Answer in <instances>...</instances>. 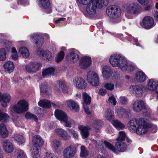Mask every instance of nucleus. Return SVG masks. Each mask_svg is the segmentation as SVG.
<instances>
[{"instance_id": "21", "label": "nucleus", "mask_w": 158, "mask_h": 158, "mask_svg": "<svg viewBox=\"0 0 158 158\" xmlns=\"http://www.w3.org/2000/svg\"><path fill=\"white\" fill-rule=\"evenodd\" d=\"M11 97L8 93H2L1 105L2 107L6 108L8 106V103L10 102Z\"/></svg>"}, {"instance_id": "47", "label": "nucleus", "mask_w": 158, "mask_h": 158, "mask_svg": "<svg viewBox=\"0 0 158 158\" xmlns=\"http://www.w3.org/2000/svg\"><path fill=\"white\" fill-rule=\"evenodd\" d=\"M25 117L27 119H32L35 121L38 120L37 116L34 114L30 112H27L25 115Z\"/></svg>"}, {"instance_id": "22", "label": "nucleus", "mask_w": 158, "mask_h": 158, "mask_svg": "<svg viewBox=\"0 0 158 158\" xmlns=\"http://www.w3.org/2000/svg\"><path fill=\"white\" fill-rule=\"evenodd\" d=\"M78 129L81 131V134L83 138H87L89 135V131L90 128L88 126H84L81 125H79Z\"/></svg>"}, {"instance_id": "62", "label": "nucleus", "mask_w": 158, "mask_h": 158, "mask_svg": "<svg viewBox=\"0 0 158 158\" xmlns=\"http://www.w3.org/2000/svg\"><path fill=\"white\" fill-rule=\"evenodd\" d=\"M106 90L103 89H100L99 91V94L102 96L105 95L106 94Z\"/></svg>"}, {"instance_id": "64", "label": "nucleus", "mask_w": 158, "mask_h": 158, "mask_svg": "<svg viewBox=\"0 0 158 158\" xmlns=\"http://www.w3.org/2000/svg\"><path fill=\"white\" fill-rule=\"evenodd\" d=\"M65 19V18H58L57 20L55 21V23H59L60 21H63Z\"/></svg>"}, {"instance_id": "32", "label": "nucleus", "mask_w": 158, "mask_h": 158, "mask_svg": "<svg viewBox=\"0 0 158 158\" xmlns=\"http://www.w3.org/2000/svg\"><path fill=\"white\" fill-rule=\"evenodd\" d=\"M55 106L56 105L53 103H51L49 100H43L40 101L38 103V105L43 108H49L51 105Z\"/></svg>"}, {"instance_id": "9", "label": "nucleus", "mask_w": 158, "mask_h": 158, "mask_svg": "<svg viewBox=\"0 0 158 158\" xmlns=\"http://www.w3.org/2000/svg\"><path fill=\"white\" fill-rule=\"evenodd\" d=\"M77 152L76 148L73 145L65 148L63 152V156L64 158H70L73 157Z\"/></svg>"}, {"instance_id": "49", "label": "nucleus", "mask_w": 158, "mask_h": 158, "mask_svg": "<svg viewBox=\"0 0 158 158\" xmlns=\"http://www.w3.org/2000/svg\"><path fill=\"white\" fill-rule=\"evenodd\" d=\"M104 87L107 90L112 91L114 89V85L111 82H107L104 84Z\"/></svg>"}, {"instance_id": "19", "label": "nucleus", "mask_w": 158, "mask_h": 158, "mask_svg": "<svg viewBox=\"0 0 158 158\" xmlns=\"http://www.w3.org/2000/svg\"><path fill=\"white\" fill-rule=\"evenodd\" d=\"M33 144L35 148L41 147L44 145V141L39 135H35L32 138Z\"/></svg>"}, {"instance_id": "15", "label": "nucleus", "mask_w": 158, "mask_h": 158, "mask_svg": "<svg viewBox=\"0 0 158 158\" xmlns=\"http://www.w3.org/2000/svg\"><path fill=\"white\" fill-rule=\"evenodd\" d=\"M143 24L146 29H150L154 25V22L153 19L150 16L145 17L143 20Z\"/></svg>"}, {"instance_id": "42", "label": "nucleus", "mask_w": 158, "mask_h": 158, "mask_svg": "<svg viewBox=\"0 0 158 158\" xmlns=\"http://www.w3.org/2000/svg\"><path fill=\"white\" fill-rule=\"evenodd\" d=\"M102 125L101 121L98 120H96L94 121L93 127L96 132H98L101 129Z\"/></svg>"}, {"instance_id": "6", "label": "nucleus", "mask_w": 158, "mask_h": 158, "mask_svg": "<svg viewBox=\"0 0 158 158\" xmlns=\"http://www.w3.org/2000/svg\"><path fill=\"white\" fill-rule=\"evenodd\" d=\"M106 12L107 15L113 20L119 17L121 14L120 8L116 6H109L107 8Z\"/></svg>"}, {"instance_id": "41", "label": "nucleus", "mask_w": 158, "mask_h": 158, "mask_svg": "<svg viewBox=\"0 0 158 158\" xmlns=\"http://www.w3.org/2000/svg\"><path fill=\"white\" fill-rule=\"evenodd\" d=\"M129 41H130L133 44L137 46L142 47L140 43V41H138V40L134 37L129 35Z\"/></svg>"}, {"instance_id": "18", "label": "nucleus", "mask_w": 158, "mask_h": 158, "mask_svg": "<svg viewBox=\"0 0 158 158\" xmlns=\"http://www.w3.org/2000/svg\"><path fill=\"white\" fill-rule=\"evenodd\" d=\"M142 85H132L130 87V89L133 90V93L135 94L137 97H141L143 95V88Z\"/></svg>"}, {"instance_id": "10", "label": "nucleus", "mask_w": 158, "mask_h": 158, "mask_svg": "<svg viewBox=\"0 0 158 158\" xmlns=\"http://www.w3.org/2000/svg\"><path fill=\"white\" fill-rule=\"evenodd\" d=\"M158 87V81L156 79L152 78L148 80L147 82V87L144 88L151 91H156Z\"/></svg>"}, {"instance_id": "61", "label": "nucleus", "mask_w": 158, "mask_h": 158, "mask_svg": "<svg viewBox=\"0 0 158 158\" xmlns=\"http://www.w3.org/2000/svg\"><path fill=\"white\" fill-rule=\"evenodd\" d=\"M138 2L141 4L145 5L148 3V0H138Z\"/></svg>"}, {"instance_id": "11", "label": "nucleus", "mask_w": 158, "mask_h": 158, "mask_svg": "<svg viewBox=\"0 0 158 158\" xmlns=\"http://www.w3.org/2000/svg\"><path fill=\"white\" fill-rule=\"evenodd\" d=\"M51 146L55 152L60 154L63 149L62 142L59 140L55 139L52 141Z\"/></svg>"}, {"instance_id": "55", "label": "nucleus", "mask_w": 158, "mask_h": 158, "mask_svg": "<svg viewBox=\"0 0 158 158\" xmlns=\"http://www.w3.org/2000/svg\"><path fill=\"white\" fill-rule=\"evenodd\" d=\"M135 64L129 61V72L133 71L135 69Z\"/></svg>"}, {"instance_id": "54", "label": "nucleus", "mask_w": 158, "mask_h": 158, "mask_svg": "<svg viewBox=\"0 0 158 158\" xmlns=\"http://www.w3.org/2000/svg\"><path fill=\"white\" fill-rule=\"evenodd\" d=\"M13 121L15 123V125L18 126L19 124V120L18 116L16 115L13 116L12 118Z\"/></svg>"}, {"instance_id": "20", "label": "nucleus", "mask_w": 158, "mask_h": 158, "mask_svg": "<svg viewBox=\"0 0 158 158\" xmlns=\"http://www.w3.org/2000/svg\"><path fill=\"white\" fill-rule=\"evenodd\" d=\"M146 76L142 71H139L136 72L135 75V79L138 82L143 83L146 80Z\"/></svg>"}, {"instance_id": "52", "label": "nucleus", "mask_w": 158, "mask_h": 158, "mask_svg": "<svg viewBox=\"0 0 158 158\" xmlns=\"http://www.w3.org/2000/svg\"><path fill=\"white\" fill-rule=\"evenodd\" d=\"M69 133L72 135L73 137L75 139L78 140L79 138L77 132L72 129H69Z\"/></svg>"}, {"instance_id": "3", "label": "nucleus", "mask_w": 158, "mask_h": 158, "mask_svg": "<svg viewBox=\"0 0 158 158\" xmlns=\"http://www.w3.org/2000/svg\"><path fill=\"white\" fill-rule=\"evenodd\" d=\"M109 62L113 66H117L123 71L127 70L128 66L126 59L121 54H115L110 57Z\"/></svg>"}, {"instance_id": "37", "label": "nucleus", "mask_w": 158, "mask_h": 158, "mask_svg": "<svg viewBox=\"0 0 158 158\" xmlns=\"http://www.w3.org/2000/svg\"><path fill=\"white\" fill-rule=\"evenodd\" d=\"M19 52L23 57L27 58L29 56V52L26 47H21L20 48Z\"/></svg>"}, {"instance_id": "14", "label": "nucleus", "mask_w": 158, "mask_h": 158, "mask_svg": "<svg viewBox=\"0 0 158 158\" xmlns=\"http://www.w3.org/2000/svg\"><path fill=\"white\" fill-rule=\"evenodd\" d=\"M56 133L64 140H69L71 139V136L67 132L62 128L56 129L55 130Z\"/></svg>"}, {"instance_id": "45", "label": "nucleus", "mask_w": 158, "mask_h": 158, "mask_svg": "<svg viewBox=\"0 0 158 158\" xmlns=\"http://www.w3.org/2000/svg\"><path fill=\"white\" fill-rule=\"evenodd\" d=\"M6 58V50L4 48L0 49V61L5 60Z\"/></svg>"}, {"instance_id": "7", "label": "nucleus", "mask_w": 158, "mask_h": 158, "mask_svg": "<svg viewBox=\"0 0 158 158\" xmlns=\"http://www.w3.org/2000/svg\"><path fill=\"white\" fill-rule=\"evenodd\" d=\"M87 79L89 83L93 86H97L99 84L98 75L95 71H89L87 73Z\"/></svg>"}, {"instance_id": "39", "label": "nucleus", "mask_w": 158, "mask_h": 158, "mask_svg": "<svg viewBox=\"0 0 158 158\" xmlns=\"http://www.w3.org/2000/svg\"><path fill=\"white\" fill-rule=\"evenodd\" d=\"M14 138L19 145L23 144L25 142V139L22 135L16 134L15 135Z\"/></svg>"}, {"instance_id": "1", "label": "nucleus", "mask_w": 158, "mask_h": 158, "mask_svg": "<svg viewBox=\"0 0 158 158\" xmlns=\"http://www.w3.org/2000/svg\"><path fill=\"white\" fill-rule=\"evenodd\" d=\"M129 128L130 130H136L137 134L139 135L145 134L148 131V129L152 128L153 132L156 131L157 128L156 125H153L149 121L144 118H140L139 120L134 118L130 121Z\"/></svg>"}, {"instance_id": "48", "label": "nucleus", "mask_w": 158, "mask_h": 158, "mask_svg": "<svg viewBox=\"0 0 158 158\" xmlns=\"http://www.w3.org/2000/svg\"><path fill=\"white\" fill-rule=\"evenodd\" d=\"M105 117L107 120H112L114 117L111 110L110 109L107 110L105 112Z\"/></svg>"}, {"instance_id": "26", "label": "nucleus", "mask_w": 158, "mask_h": 158, "mask_svg": "<svg viewBox=\"0 0 158 158\" xmlns=\"http://www.w3.org/2000/svg\"><path fill=\"white\" fill-rule=\"evenodd\" d=\"M102 73L103 77L105 79H108L111 76L112 72L109 66L106 65L102 69Z\"/></svg>"}, {"instance_id": "56", "label": "nucleus", "mask_w": 158, "mask_h": 158, "mask_svg": "<svg viewBox=\"0 0 158 158\" xmlns=\"http://www.w3.org/2000/svg\"><path fill=\"white\" fill-rule=\"evenodd\" d=\"M120 102L123 104H126L127 103V99L124 96L120 97L119 98Z\"/></svg>"}, {"instance_id": "12", "label": "nucleus", "mask_w": 158, "mask_h": 158, "mask_svg": "<svg viewBox=\"0 0 158 158\" xmlns=\"http://www.w3.org/2000/svg\"><path fill=\"white\" fill-rule=\"evenodd\" d=\"M73 83L74 85L77 88L84 89L86 87V83L85 81L80 77L73 79Z\"/></svg>"}, {"instance_id": "63", "label": "nucleus", "mask_w": 158, "mask_h": 158, "mask_svg": "<svg viewBox=\"0 0 158 158\" xmlns=\"http://www.w3.org/2000/svg\"><path fill=\"white\" fill-rule=\"evenodd\" d=\"M83 106L85 111L86 113L88 114H89L90 113V112L87 105H83Z\"/></svg>"}, {"instance_id": "29", "label": "nucleus", "mask_w": 158, "mask_h": 158, "mask_svg": "<svg viewBox=\"0 0 158 158\" xmlns=\"http://www.w3.org/2000/svg\"><path fill=\"white\" fill-rule=\"evenodd\" d=\"M32 40L36 44L41 45L44 43V39L41 36L37 34H33L31 36Z\"/></svg>"}, {"instance_id": "17", "label": "nucleus", "mask_w": 158, "mask_h": 158, "mask_svg": "<svg viewBox=\"0 0 158 158\" xmlns=\"http://www.w3.org/2000/svg\"><path fill=\"white\" fill-rule=\"evenodd\" d=\"M2 146L4 150L7 153H11L14 150L12 143L8 139H5L3 141Z\"/></svg>"}, {"instance_id": "36", "label": "nucleus", "mask_w": 158, "mask_h": 158, "mask_svg": "<svg viewBox=\"0 0 158 158\" xmlns=\"http://www.w3.org/2000/svg\"><path fill=\"white\" fill-rule=\"evenodd\" d=\"M82 97L83 101V105H89L91 101V98L86 93L84 92L83 93Z\"/></svg>"}, {"instance_id": "57", "label": "nucleus", "mask_w": 158, "mask_h": 158, "mask_svg": "<svg viewBox=\"0 0 158 158\" xmlns=\"http://www.w3.org/2000/svg\"><path fill=\"white\" fill-rule=\"evenodd\" d=\"M62 122H64L65 123L64 125L66 127H70L72 126L71 123L68 120V117H67V118H66V120H65L64 119Z\"/></svg>"}, {"instance_id": "4", "label": "nucleus", "mask_w": 158, "mask_h": 158, "mask_svg": "<svg viewBox=\"0 0 158 158\" xmlns=\"http://www.w3.org/2000/svg\"><path fill=\"white\" fill-rule=\"evenodd\" d=\"M28 109V103L23 100L19 101L17 104L13 106L10 108V110L12 112L17 114L24 113Z\"/></svg>"}, {"instance_id": "35", "label": "nucleus", "mask_w": 158, "mask_h": 158, "mask_svg": "<svg viewBox=\"0 0 158 158\" xmlns=\"http://www.w3.org/2000/svg\"><path fill=\"white\" fill-rule=\"evenodd\" d=\"M58 85L60 89L57 90L58 91H60L61 89L63 92L65 94H67L68 93V89L66 87L64 82L59 81Z\"/></svg>"}, {"instance_id": "23", "label": "nucleus", "mask_w": 158, "mask_h": 158, "mask_svg": "<svg viewBox=\"0 0 158 158\" xmlns=\"http://www.w3.org/2000/svg\"><path fill=\"white\" fill-rule=\"evenodd\" d=\"M133 108L135 111L139 112L145 109L144 103L141 100L136 101L133 104Z\"/></svg>"}, {"instance_id": "50", "label": "nucleus", "mask_w": 158, "mask_h": 158, "mask_svg": "<svg viewBox=\"0 0 158 158\" xmlns=\"http://www.w3.org/2000/svg\"><path fill=\"white\" fill-rule=\"evenodd\" d=\"M31 153L32 158H40V154H39V152L38 148H33Z\"/></svg>"}, {"instance_id": "34", "label": "nucleus", "mask_w": 158, "mask_h": 158, "mask_svg": "<svg viewBox=\"0 0 158 158\" xmlns=\"http://www.w3.org/2000/svg\"><path fill=\"white\" fill-rule=\"evenodd\" d=\"M39 6L43 9L48 8L50 5L49 0H37Z\"/></svg>"}, {"instance_id": "30", "label": "nucleus", "mask_w": 158, "mask_h": 158, "mask_svg": "<svg viewBox=\"0 0 158 158\" xmlns=\"http://www.w3.org/2000/svg\"><path fill=\"white\" fill-rule=\"evenodd\" d=\"M65 103L69 108H72V110L76 112L79 110V107L78 105L72 100H69L66 101Z\"/></svg>"}, {"instance_id": "2", "label": "nucleus", "mask_w": 158, "mask_h": 158, "mask_svg": "<svg viewBox=\"0 0 158 158\" xmlns=\"http://www.w3.org/2000/svg\"><path fill=\"white\" fill-rule=\"evenodd\" d=\"M81 4L86 5V10L90 15H93L96 12V9H101L108 4L107 0H77Z\"/></svg>"}, {"instance_id": "16", "label": "nucleus", "mask_w": 158, "mask_h": 158, "mask_svg": "<svg viewBox=\"0 0 158 158\" xmlns=\"http://www.w3.org/2000/svg\"><path fill=\"white\" fill-rule=\"evenodd\" d=\"M67 60L71 63L77 62L80 59L79 56L76 52H70L66 56Z\"/></svg>"}, {"instance_id": "43", "label": "nucleus", "mask_w": 158, "mask_h": 158, "mask_svg": "<svg viewBox=\"0 0 158 158\" xmlns=\"http://www.w3.org/2000/svg\"><path fill=\"white\" fill-rule=\"evenodd\" d=\"M17 158H27L26 155L23 150L17 149L15 150Z\"/></svg>"}, {"instance_id": "8", "label": "nucleus", "mask_w": 158, "mask_h": 158, "mask_svg": "<svg viewBox=\"0 0 158 158\" xmlns=\"http://www.w3.org/2000/svg\"><path fill=\"white\" fill-rule=\"evenodd\" d=\"M41 66V64L40 63L31 61L26 64L25 69L27 72L34 73L38 71Z\"/></svg>"}, {"instance_id": "53", "label": "nucleus", "mask_w": 158, "mask_h": 158, "mask_svg": "<svg viewBox=\"0 0 158 158\" xmlns=\"http://www.w3.org/2000/svg\"><path fill=\"white\" fill-rule=\"evenodd\" d=\"M48 87L46 85L42 84L40 86V92L41 93H45L48 91Z\"/></svg>"}, {"instance_id": "60", "label": "nucleus", "mask_w": 158, "mask_h": 158, "mask_svg": "<svg viewBox=\"0 0 158 158\" xmlns=\"http://www.w3.org/2000/svg\"><path fill=\"white\" fill-rule=\"evenodd\" d=\"M11 57L14 60H16L18 58L19 56L17 53H15L11 54Z\"/></svg>"}, {"instance_id": "5", "label": "nucleus", "mask_w": 158, "mask_h": 158, "mask_svg": "<svg viewBox=\"0 0 158 158\" xmlns=\"http://www.w3.org/2000/svg\"><path fill=\"white\" fill-rule=\"evenodd\" d=\"M104 144L107 148L114 153L116 152L117 150L120 152H123L126 150L127 148V145L122 141H118L115 143V147L116 148L108 142L104 141Z\"/></svg>"}, {"instance_id": "44", "label": "nucleus", "mask_w": 158, "mask_h": 158, "mask_svg": "<svg viewBox=\"0 0 158 158\" xmlns=\"http://www.w3.org/2000/svg\"><path fill=\"white\" fill-rule=\"evenodd\" d=\"M126 135L125 133L123 131H120L119 132L117 138L116 140L117 141H122L125 140Z\"/></svg>"}, {"instance_id": "27", "label": "nucleus", "mask_w": 158, "mask_h": 158, "mask_svg": "<svg viewBox=\"0 0 158 158\" xmlns=\"http://www.w3.org/2000/svg\"><path fill=\"white\" fill-rule=\"evenodd\" d=\"M55 115L56 118L61 122L64 119L66 120V118L68 117L67 114L65 112L58 109L55 110Z\"/></svg>"}, {"instance_id": "33", "label": "nucleus", "mask_w": 158, "mask_h": 158, "mask_svg": "<svg viewBox=\"0 0 158 158\" xmlns=\"http://www.w3.org/2000/svg\"><path fill=\"white\" fill-rule=\"evenodd\" d=\"M8 132L6 128V125L3 123L0 125V135L3 138H5L8 136Z\"/></svg>"}, {"instance_id": "28", "label": "nucleus", "mask_w": 158, "mask_h": 158, "mask_svg": "<svg viewBox=\"0 0 158 158\" xmlns=\"http://www.w3.org/2000/svg\"><path fill=\"white\" fill-rule=\"evenodd\" d=\"M5 71L8 73L12 72L15 68L14 63L11 61H7L3 65Z\"/></svg>"}, {"instance_id": "25", "label": "nucleus", "mask_w": 158, "mask_h": 158, "mask_svg": "<svg viewBox=\"0 0 158 158\" xmlns=\"http://www.w3.org/2000/svg\"><path fill=\"white\" fill-rule=\"evenodd\" d=\"M55 70V69L52 67H49L44 69L42 72L43 77L44 78H48L54 75Z\"/></svg>"}, {"instance_id": "59", "label": "nucleus", "mask_w": 158, "mask_h": 158, "mask_svg": "<svg viewBox=\"0 0 158 158\" xmlns=\"http://www.w3.org/2000/svg\"><path fill=\"white\" fill-rule=\"evenodd\" d=\"M109 102L112 103L113 105L115 106L116 104V101L114 98L113 96L110 97L108 99Z\"/></svg>"}, {"instance_id": "38", "label": "nucleus", "mask_w": 158, "mask_h": 158, "mask_svg": "<svg viewBox=\"0 0 158 158\" xmlns=\"http://www.w3.org/2000/svg\"><path fill=\"white\" fill-rule=\"evenodd\" d=\"M111 123L118 130H122L125 127L124 125L118 120H113L112 121Z\"/></svg>"}, {"instance_id": "46", "label": "nucleus", "mask_w": 158, "mask_h": 158, "mask_svg": "<svg viewBox=\"0 0 158 158\" xmlns=\"http://www.w3.org/2000/svg\"><path fill=\"white\" fill-rule=\"evenodd\" d=\"M64 52L62 51H61L57 54L55 58L56 62H58L61 61L64 58Z\"/></svg>"}, {"instance_id": "58", "label": "nucleus", "mask_w": 158, "mask_h": 158, "mask_svg": "<svg viewBox=\"0 0 158 158\" xmlns=\"http://www.w3.org/2000/svg\"><path fill=\"white\" fill-rule=\"evenodd\" d=\"M18 3L21 5H28L29 4V0H18Z\"/></svg>"}, {"instance_id": "51", "label": "nucleus", "mask_w": 158, "mask_h": 158, "mask_svg": "<svg viewBox=\"0 0 158 158\" xmlns=\"http://www.w3.org/2000/svg\"><path fill=\"white\" fill-rule=\"evenodd\" d=\"M88 152L85 147L83 146L81 147L80 155L81 157H84L88 155Z\"/></svg>"}, {"instance_id": "24", "label": "nucleus", "mask_w": 158, "mask_h": 158, "mask_svg": "<svg viewBox=\"0 0 158 158\" xmlns=\"http://www.w3.org/2000/svg\"><path fill=\"white\" fill-rule=\"evenodd\" d=\"M37 53L40 56L45 58L48 60H51L52 59V54L48 51H44L41 49H39L37 51Z\"/></svg>"}, {"instance_id": "31", "label": "nucleus", "mask_w": 158, "mask_h": 158, "mask_svg": "<svg viewBox=\"0 0 158 158\" xmlns=\"http://www.w3.org/2000/svg\"><path fill=\"white\" fill-rule=\"evenodd\" d=\"M140 10L139 5L137 3H132L129 5V12L132 14L138 13Z\"/></svg>"}, {"instance_id": "40", "label": "nucleus", "mask_w": 158, "mask_h": 158, "mask_svg": "<svg viewBox=\"0 0 158 158\" xmlns=\"http://www.w3.org/2000/svg\"><path fill=\"white\" fill-rule=\"evenodd\" d=\"M9 117L7 114L0 110V122H6L9 121Z\"/></svg>"}, {"instance_id": "13", "label": "nucleus", "mask_w": 158, "mask_h": 158, "mask_svg": "<svg viewBox=\"0 0 158 158\" xmlns=\"http://www.w3.org/2000/svg\"><path fill=\"white\" fill-rule=\"evenodd\" d=\"M91 64V58L88 56H85L81 57L79 61V65L83 69H86Z\"/></svg>"}]
</instances>
